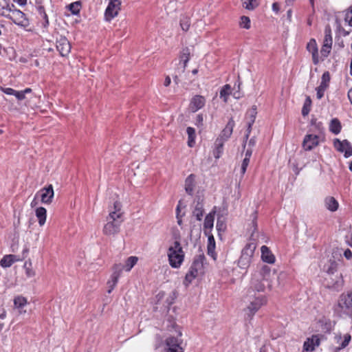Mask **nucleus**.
Here are the masks:
<instances>
[{
    "mask_svg": "<svg viewBox=\"0 0 352 352\" xmlns=\"http://www.w3.org/2000/svg\"><path fill=\"white\" fill-rule=\"evenodd\" d=\"M38 10L40 14L41 15V17L45 20V22L43 23L44 28H47L49 25V20L47 15L45 12L44 8L43 6H39Z\"/></svg>",
    "mask_w": 352,
    "mask_h": 352,
    "instance_id": "nucleus-45",
    "label": "nucleus"
},
{
    "mask_svg": "<svg viewBox=\"0 0 352 352\" xmlns=\"http://www.w3.org/2000/svg\"><path fill=\"white\" fill-rule=\"evenodd\" d=\"M56 49L62 56H65L70 52L71 45L65 36H60L56 39Z\"/></svg>",
    "mask_w": 352,
    "mask_h": 352,
    "instance_id": "nucleus-12",
    "label": "nucleus"
},
{
    "mask_svg": "<svg viewBox=\"0 0 352 352\" xmlns=\"http://www.w3.org/2000/svg\"><path fill=\"white\" fill-rule=\"evenodd\" d=\"M138 261V257L133 256H129L126 259L125 264L123 265L124 267V270H126V272L131 271L133 266L137 263Z\"/></svg>",
    "mask_w": 352,
    "mask_h": 352,
    "instance_id": "nucleus-34",
    "label": "nucleus"
},
{
    "mask_svg": "<svg viewBox=\"0 0 352 352\" xmlns=\"http://www.w3.org/2000/svg\"><path fill=\"white\" fill-rule=\"evenodd\" d=\"M204 212V204L202 201H199V199L192 210V216L195 217L197 221H201Z\"/></svg>",
    "mask_w": 352,
    "mask_h": 352,
    "instance_id": "nucleus-22",
    "label": "nucleus"
},
{
    "mask_svg": "<svg viewBox=\"0 0 352 352\" xmlns=\"http://www.w3.org/2000/svg\"><path fill=\"white\" fill-rule=\"evenodd\" d=\"M168 258L172 267L178 268L181 266L184 259V252L179 241H174L168 248Z\"/></svg>",
    "mask_w": 352,
    "mask_h": 352,
    "instance_id": "nucleus-5",
    "label": "nucleus"
},
{
    "mask_svg": "<svg viewBox=\"0 0 352 352\" xmlns=\"http://www.w3.org/2000/svg\"><path fill=\"white\" fill-rule=\"evenodd\" d=\"M252 148L248 147L245 153V157H248V160H250V157L252 154Z\"/></svg>",
    "mask_w": 352,
    "mask_h": 352,
    "instance_id": "nucleus-57",
    "label": "nucleus"
},
{
    "mask_svg": "<svg viewBox=\"0 0 352 352\" xmlns=\"http://www.w3.org/2000/svg\"><path fill=\"white\" fill-rule=\"evenodd\" d=\"M333 39L331 36V30L329 27H326L324 30V38L323 45L332 46Z\"/></svg>",
    "mask_w": 352,
    "mask_h": 352,
    "instance_id": "nucleus-35",
    "label": "nucleus"
},
{
    "mask_svg": "<svg viewBox=\"0 0 352 352\" xmlns=\"http://www.w3.org/2000/svg\"><path fill=\"white\" fill-rule=\"evenodd\" d=\"M68 8L73 14L77 15L80 10V3L79 1L72 3L68 6Z\"/></svg>",
    "mask_w": 352,
    "mask_h": 352,
    "instance_id": "nucleus-41",
    "label": "nucleus"
},
{
    "mask_svg": "<svg viewBox=\"0 0 352 352\" xmlns=\"http://www.w3.org/2000/svg\"><path fill=\"white\" fill-rule=\"evenodd\" d=\"M22 92L23 93L24 96H25L26 94L31 93L32 89L30 88H26L25 89L23 90Z\"/></svg>",
    "mask_w": 352,
    "mask_h": 352,
    "instance_id": "nucleus-63",
    "label": "nucleus"
},
{
    "mask_svg": "<svg viewBox=\"0 0 352 352\" xmlns=\"http://www.w3.org/2000/svg\"><path fill=\"white\" fill-rule=\"evenodd\" d=\"M208 254L210 256L214 259H216V253L214 252L215 249V241L214 238L212 235L208 236Z\"/></svg>",
    "mask_w": 352,
    "mask_h": 352,
    "instance_id": "nucleus-29",
    "label": "nucleus"
},
{
    "mask_svg": "<svg viewBox=\"0 0 352 352\" xmlns=\"http://www.w3.org/2000/svg\"><path fill=\"white\" fill-rule=\"evenodd\" d=\"M252 124H253V120H249L248 122V129L246 130V133L243 138V147L244 149L246 147V144H247L248 140L249 138V136H250L251 131H252Z\"/></svg>",
    "mask_w": 352,
    "mask_h": 352,
    "instance_id": "nucleus-42",
    "label": "nucleus"
},
{
    "mask_svg": "<svg viewBox=\"0 0 352 352\" xmlns=\"http://www.w3.org/2000/svg\"><path fill=\"white\" fill-rule=\"evenodd\" d=\"M248 114L250 116V120H253V123H254L255 121L256 114V109H252V110H250L248 112Z\"/></svg>",
    "mask_w": 352,
    "mask_h": 352,
    "instance_id": "nucleus-53",
    "label": "nucleus"
},
{
    "mask_svg": "<svg viewBox=\"0 0 352 352\" xmlns=\"http://www.w3.org/2000/svg\"><path fill=\"white\" fill-rule=\"evenodd\" d=\"M231 94V86L228 84L225 85L220 90L219 96L224 102H228V96Z\"/></svg>",
    "mask_w": 352,
    "mask_h": 352,
    "instance_id": "nucleus-32",
    "label": "nucleus"
},
{
    "mask_svg": "<svg viewBox=\"0 0 352 352\" xmlns=\"http://www.w3.org/2000/svg\"><path fill=\"white\" fill-rule=\"evenodd\" d=\"M27 304V300L25 298L18 296L14 299V307L18 309H22Z\"/></svg>",
    "mask_w": 352,
    "mask_h": 352,
    "instance_id": "nucleus-37",
    "label": "nucleus"
},
{
    "mask_svg": "<svg viewBox=\"0 0 352 352\" xmlns=\"http://www.w3.org/2000/svg\"><path fill=\"white\" fill-rule=\"evenodd\" d=\"M204 260L205 256L204 255H199L195 258L184 280V284L186 286H188L195 278L204 274Z\"/></svg>",
    "mask_w": 352,
    "mask_h": 352,
    "instance_id": "nucleus-4",
    "label": "nucleus"
},
{
    "mask_svg": "<svg viewBox=\"0 0 352 352\" xmlns=\"http://www.w3.org/2000/svg\"><path fill=\"white\" fill-rule=\"evenodd\" d=\"M13 1L21 6H25L27 3V0H13Z\"/></svg>",
    "mask_w": 352,
    "mask_h": 352,
    "instance_id": "nucleus-61",
    "label": "nucleus"
},
{
    "mask_svg": "<svg viewBox=\"0 0 352 352\" xmlns=\"http://www.w3.org/2000/svg\"><path fill=\"white\" fill-rule=\"evenodd\" d=\"M250 19L248 16H242L241 17L240 21V26L241 28H245L246 30H248L250 28Z\"/></svg>",
    "mask_w": 352,
    "mask_h": 352,
    "instance_id": "nucleus-43",
    "label": "nucleus"
},
{
    "mask_svg": "<svg viewBox=\"0 0 352 352\" xmlns=\"http://www.w3.org/2000/svg\"><path fill=\"white\" fill-rule=\"evenodd\" d=\"M195 187V175L191 174L185 180V190L186 192L192 195Z\"/></svg>",
    "mask_w": 352,
    "mask_h": 352,
    "instance_id": "nucleus-25",
    "label": "nucleus"
},
{
    "mask_svg": "<svg viewBox=\"0 0 352 352\" xmlns=\"http://www.w3.org/2000/svg\"><path fill=\"white\" fill-rule=\"evenodd\" d=\"M224 142L221 141L220 138H217L214 142V149L213 151V155L216 159H219L223 151Z\"/></svg>",
    "mask_w": 352,
    "mask_h": 352,
    "instance_id": "nucleus-26",
    "label": "nucleus"
},
{
    "mask_svg": "<svg viewBox=\"0 0 352 352\" xmlns=\"http://www.w3.org/2000/svg\"><path fill=\"white\" fill-rule=\"evenodd\" d=\"M247 145L248 147L253 148V147H254V146L256 145V138L254 137L252 138L246 144V146Z\"/></svg>",
    "mask_w": 352,
    "mask_h": 352,
    "instance_id": "nucleus-55",
    "label": "nucleus"
},
{
    "mask_svg": "<svg viewBox=\"0 0 352 352\" xmlns=\"http://www.w3.org/2000/svg\"><path fill=\"white\" fill-rule=\"evenodd\" d=\"M182 341L175 337H168L166 340L167 352H184L181 346Z\"/></svg>",
    "mask_w": 352,
    "mask_h": 352,
    "instance_id": "nucleus-14",
    "label": "nucleus"
},
{
    "mask_svg": "<svg viewBox=\"0 0 352 352\" xmlns=\"http://www.w3.org/2000/svg\"><path fill=\"white\" fill-rule=\"evenodd\" d=\"M122 0H109L104 12V19L111 21L118 16L121 9Z\"/></svg>",
    "mask_w": 352,
    "mask_h": 352,
    "instance_id": "nucleus-8",
    "label": "nucleus"
},
{
    "mask_svg": "<svg viewBox=\"0 0 352 352\" xmlns=\"http://www.w3.org/2000/svg\"><path fill=\"white\" fill-rule=\"evenodd\" d=\"M47 210L43 207H38L36 209V216L38 218V223L41 226H43L46 221Z\"/></svg>",
    "mask_w": 352,
    "mask_h": 352,
    "instance_id": "nucleus-28",
    "label": "nucleus"
},
{
    "mask_svg": "<svg viewBox=\"0 0 352 352\" xmlns=\"http://www.w3.org/2000/svg\"><path fill=\"white\" fill-rule=\"evenodd\" d=\"M250 160L248 159V157H244V159L242 161L241 166V177H243L247 170V168L249 165Z\"/></svg>",
    "mask_w": 352,
    "mask_h": 352,
    "instance_id": "nucleus-47",
    "label": "nucleus"
},
{
    "mask_svg": "<svg viewBox=\"0 0 352 352\" xmlns=\"http://www.w3.org/2000/svg\"><path fill=\"white\" fill-rule=\"evenodd\" d=\"M330 79L331 78L329 72H324L322 76L320 85L316 88V95L318 99L320 100L324 96V91L329 87Z\"/></svg>",
    "mask_w": 352,
    "mask_h": 352,
    "instance_id": "nucleus-13",
    "label": "nucleus"
},
{
    "mask_svg": "<svg viewBox=\"0 0 352 352\" xmlns=\"http://www.w3.org/2000/svg\"><path fill=\"white\" fill-rule=\"evenodd\" d=\"M320 344V338L318 335H314L311 338H307L304 342L303 349L306 351H313L315 349V346Z\"/></svg>",
    "mask_w": 352,
    "mask_h": 352,
    "instance_id": "nucleus-18",
    "label": "nucleus"
},
{
    "mask_svg": "<svg viewBox=\"0 0 352 352\" xmlns=\"http://www.w3.org/2000/svg\"><path fill=\"white\" fill-rule=\"evenodd\" d=\"M320 142V137L314 134H307L302 142V148L305 151H311L316 148Z\"/></svg>",
    "mask_w": 352,
    "mask_h": 352,
    "instance_id": "nucleus-10",
    "label": "nucleus"
},
{
    "mask_svg": "<svg viewBox=\"0 0 352 352\" xmlns=\"http://www.w3.org/2000/svg\"><path fill=\"white\" fill-rule=\"evenodd\" d=\"M19 100H24L25 96H24L22 91H16L14 95Z\"/></svg>",
    "mask_w": 352,
    "mask_h": 352,
    "instance_id": "nucleus-52",
    "label": "nucleus"
},
{
    "mask_svg": "<svg viewBox=\"0 0 352 352\" xmlns=\"http://www.w3.org/2000/svg\"><path fill=\"white\" fill-rule=\"evenodd\" d=\"M256 244L254 242L248 243L242 250L241 256L239 260V265L241 268H247L252 261Z\"/></svg>",
    "mask_w": 352,
    "mask_h": 352,
    "instance_id": "nucleus-6",
    "label": "nucleus"
},
{
    "mask_svg": "<svg viewBox=\"0 0 352 352\" xmlns=\"http://www.w3.org/2000/svg\"><path fill=\"white\" fill-rule=\"evenodd\" d=\"M1 90L3 93H5L7 95H14V93L16 90L13 89L12 88L6 87V88H1Z\"/></svg>",
    "mask_w": 352,
    "mask_h": 352,
    "instance_id": "nucleus-51",
    "label": "nucleus"
},
{
    "mask_svg": "<svg viewBox=\"0 0 352 352\" xmlns=\"http://www.w3.org/2000/svg\"><path fill=\"white\" fill-rule=\"evenodd\" d=\"M344 256L346 259H351L352 258V252L349 249H346L344 252Z\"/></svg>",
    "mask_w": 352,
    "mask_h": 352,
    "instance_id": "nucleus-56",
    "label": "nucleus"
},
{
    "mask_svg": "<svg viewBox=\"0 0 352 352\" xmlns=\"http://www.w3.org/2000/svg\"><path fill=\"white\" fill-rule=\"evenodd\" d=\"M124 270V267L122 264L121 263H118V264H115L113 267V273H112V275H116L117 274L118 275V277L119 278L122 272Z\"/></svg>",
    "mask_w": 352,
    "mask_h": 352,
    "instance_id": "nucleus-44",
    "label": "nucleus"
},
{
    "mask_svg": "<svg viewBox=\"0 0 352 352\" xmlns=\"http://www.w3.org/2000/svg\"><path fill=\"white\" fill-rule=\"evenodd\" d=\"M334 147L341 153H344L345 157H349L352 155V145L347 140L340 141L336 139L333 142Z\"/></svg>",
    "mask_w": 352,
    "mask_h": 352,
    "instance_id": "nucleus-11",
    "label": "nucleus"
},
{
    "mask_svg": "<svg viewBox=\"0 0 352 352\" xmlns=\"http://www.w3.org/2000/svg\"><path fill=\"white\" fill-rule=\"evenodd\" d=\"M265 282L266 281L254 275L251 280V288L249 290H254L255 292H263L265 287Z\"/></svg>",
    "mask_w": 352,
    "mask_h": 352,
    "instance_id": "nucleus-20",
    "label": "nucleus"
},
{
    "mask_svg": "<svg viewBox=\"0 0 352 352\" xmlns=\"http://www.w3.org/2000/svg\"><path fill=\"white\" fill-rule=\"evenodd\" d=\"M311 104V100L309 96H307L305 99L304 105L302 109V114L303 116H306L309 114V113L311 110V109H310Z\"/></svg>",
    "mask_w": 352,
    "mask_h": 352,
    "instance_id": "nucleus-40",
    "label": "nucleus"
},
{
    "mask_svg": "<svg viewBox=\"0 0 352 352\" xmlns=\"http://www.w3.org/2000/svg\"><path fill=\"white\" fill-rule=\"evenodd\" d=\"M331 47L332 46L322 45V47L320 50V54L323 58H325L329 56V54L331 52ZM323 60L324 59H322V60Z\"/></svg>",
    "mask_w": 352,
    "mask_h": 352,
    "instance_id": "nucleus-46",
    "label": "nucleus"
},
{
    "mask_svg": "<svg viewBox=\"0 0 352 352\" xmlns=\"http://www.w3.org/2000/svg\"><path fill=\"white\" fill-rule=\"evenodd\" d=\"M342 129L341 123L338 119L334 118L331 121L329 129L333 134L340 133Z\"/></svg>",
    "mask_w": 352,
    "mask_h": 352,
    "instance_id": "nucleus-31",
    "label": "nucleus"
},
{
    "mask_svg": "<svg viewBox=\"0 0 352 352\" xmlns=\"http://www.w3.org/2000/svg\"><path fill=\"white\" fill-rule=\"evenodd\" d=\"M351 339V336L350 334H345L344 337V340L341 343L340 346L339 347V349L345 348L350 342Z\"/></svg>",
    "mask_w": 352,
    "mask_h": 352,
    "instance_id": "nucleus-50",
    "label": "nucleus"
},
{
    "mask_svg": "<svg viewBox=\"0 0 352 352\" xmlns=\"http://www.w3.org/2000/svg\"><path fill=\"white\" fill-rule=\"evenodd\" d=\"M2 16L12 20L15 24L27 27L29 25V21L26 18L25 14L19 10L12 8L8 13L3 12Z\"/></svg>",
    "mask_w": 352,
    "mask_h": 352,
    "instance_id": "nucleus-7",
    "label": "nucleus"
},
{
    "mask_svg": "<svg viewBox=\"0 0 352 352\" xmlns=\"http://www.w3.org/2000/svg\"><path fill=\"white\" fill-rule=\"evenodd\" d=\"M109 212L102 232L107 236H114L120 232V226L124 222V212L121 203L115 201L113 206L109 207Z\"/></svg>",
    "mask_w": 352,
    "mask_h": 352,
    "instance_id": "nucleus-1",
    "label": "nucleus"
},
{
    "mask_svg": "<svg viewBox=\"0 0 352 352\" xmlns=\"http://www.w3.org/2000/svg\"><path fill=\"white\" fill-rule=\"evenodd\" d=\"M6 316V311L5 310H3L2 313L0 314V318L4 319Z\"/></svg>",
    "mask_w": 352,
    "mask_h": 352,
    "instance_id": "nucleus-64",
    "label": "nucleus"
},
{
    "mask_svg": "<svg viewBox=\"0 0 352 352\" xmlns=\"http://www.w3.org/2000/svg\"><path fill=\"white\" fill-rule=\"evenodd\" d=\"M333 314L338 318L352 316V293L342 294L333 306Z\"/></svg>",
    "mask_w": 352,
    "mask_h": 352,
    "instance_id": "nucleus-2",
    "label": "nucleus"
},
{
    "mask_svg": "<svg viewBox=\"0 0 352 352\" xmlns=\"http://www.w3.org/2000/svg\"><path fill=\"white\" fill-rule=\"evenodd\" d=\"M270 272L271 270L270 267L267 265H263L261 267V271L258 273L254 274V275H256V277H258V278H261L263 279V280H265L266 283H268Z\"/></svg>",
    "mask_w": 352,
    "mask_h": 352,
    "instance_id": "nucleus-27",
    "label": "nucleus"
},
{
    "mask_svg": "<svg viewBox=\"0 0 352 352\" xmlns=\"http://www.w3.org/2000/svg\"><path fill=\"white\" fill-rule=\"evenodd\" d=\"M190 50L188 47H185L182 50L180 55V60L179 63V67L178 68V73H184L187 63L190 59Z\"/></svg>",
    "mask_w": 352,
    "mask_h": 352,
    "instance_id": "nucleus-16",
    "label": "nucleus"
},
{
    "mask_svg": "<svg viewBox=\"0 0 352 352\" xmlns=\"http://www.w3.org/2000/svg\"><path fill=\"white\" fill-rule=\"evenodd\" d=\"M12 8H14L13 4L10 5L6 0H0V14L2 15L3 12L8 13Z\"/></svg>",
    "mask_w": 352,
    "mask_h": 352,
    "instance_id": "nucleus-39",
    "label": "nucleus"
},
{
    "mask_svg": "<svg viewBox=\"0 0 352 352\" xmlns=\"http://www.w3.org/2000/svg\"><path fill=\"white\" fill-rule=\"evenodd\" d=\"M214 220V212H210L206 216L204 227L205 230L211 229L213 227Z\"/></svg>",
    "mask_w": 352,
    "mask_h": 352,
    "instance_id": "nucleus-33",
    "label": "nucleus"
},
{
    "mask_svg": "<svg viewBox=\"0 0 352 352\" xmlns=\"http://www.w3.org/2000/svg\"><path fill=\"white\" fill-rule=\"evenodd\" d=\"M324 205L327 209L331 212H335L338 210L339 204L334 197H328L324 199Z\"/></svg>",
    "mask_w": 352,
    "mask_h": 352,
    "instance_id": "nucleus-23",
    "label": "nucleus"
},
{
    "mask_svg": "<svg viewBox=\"0 0 352 352\" xmlns=\"http://www.w3.org/2000/svg\"><path fill=\"white\" fill-rule=\"evenodd\" d=\"M348 98L351 104H352V88L350 89L349 91H348Z\"/></svg>",
    "mask_w": 352,
    "mask_h": 352,
    "instance_id": "nucleus-62",
    "label": "nucleus"
},
{
    "mask_svg": "<svg viewBox=\"0 0 352 352\" xmlns=\"http://www.w3.org/2000/svg\"><path fill=\"white\" fill-rule=\"evenodd\" d=\"M344 20L352 27V6L347 10Z\"/></svg>",
    "mask_w": 352,
    "mask_h": 352,
    "instance_id": "nucleus-48",
    "label": "nucleus"
},
{
    "mask_svg": "<svg viewBox=\"0 0 352 352\" xmlns=\"http://www.w3.org/2000/svg\"><path fill=\"white\" fill-rule=\"evenodd\" d=\"M280 7L279 4L277 2H274L272 4V10L275 12L276 13H278L279 12Z\"/></svg>",
    "mask_w": 352,
    "mask_h": 352,
    "instance_id": "nucleus-58",
    "label": "nucleus"
},
{
    "mask_svg": "<svg viewBox=\"0 0 352 352\" xmlns=\"http://www.w3.org/2000/svg\"><path fill=\"white\" fill-rule=\"evenodd\" d=\"M186 133L188 134V146L192 148L195 146V130L194 128L188 126L186 129Z\"/></svg>",
    "mask_w": 352,
    "mask_h": 352,
    "instance_id": "nucleus-30",
    "label": "nucleus"
},
{
    "mask_svg": "<svg viewBox=\"0 0 352 352\" xmlns=\"http://www.w3.org/2000/svg\"><path fill=\"white\" fill-rule=\"evenodd\" d=\"M307 51L311 54L312 60L314 65H318L320 62L318 56V49L316 41L311 38L307 45Z\"/></svg>",
    "mask_w": 352,
    "mask_h": 352,
    "instance_id": "nucleus-17",
    "label": "nucleus"
},
{
    "mask_svg": "<svg viewBox=\"0 0 352 352\" xmlns=\"http://www.w3.org/2000/svg\"><path fill=\"white\" fill-rule=\"evenodd\" d=\"M118 278H119L118 277L117 274H116V275H112L111 274L110 280L107 282V285H108V291H107V292L109 294L111 293V292L113 291V289H114V287L117 285L118 281Z\"/></svg>",
    "mask_w": 352,
    "mask_h": 352,
    "instance_id": "nucleus-36",
    "label": "nucleus"
},
{
    "mask_svg": "<svg viewBox=\"0 0 352 352\" xmlns=\"http://www.w3.org/2000/svg\"><path fill=\"white\" fill-rule=\"evenodd\" d=\"M40 196L41 201L43 204H50L52 202L54 192L53 186L50 184L47 187L41 188L36 194V197Z\"/></svg>",
    "mask_w": 352,
    "mask_h": 352,
    "instance_id": "nucleus-9",
    "label": "nucleus"
},
{
    "mask_svg": "<svg viewBox=\"0 0 352 352\" xmlns=\"http://www.w3.org/2000/svg\"><path fill=\"white\" fill-rule=\"evenodd\" d=\"M16 261H19V259L16 258V256L13 254H8L4 256L2 258V259L0 261V265L3 267H10Z\"/></svg>",
    "mask_w": 352,
    "mask_h": 352,
    "instance_id": "nucleus-24",
    "label": "nucleus"
},
{
    "mask_svg": "<svg viewBox=\"0 0 352 352\" xmlns=\"http://www.w3.org/2000/svg\"><path fill=\"white\" fill-rule=\"evenodd\" d=\"M206 103V100L204 97L197 95L195 97L192 98V99L190 101V107L191 110L193 112H195L198 111L199 109H201Z\"/></svg>",
    "mask_w": 352,
    "mask_h": 352,
    "instance_id": "nucleus-19",
    "label": "nucleus"
},
{
    "mask_svg": "<svg viewBox=\"0 0 352 352\" xmlns=\"http://www.w3.org/2000/svg\"><path fill=\"white\" fill-rule=\"evenodd\" d=\"M261 250V258L264 262L268 263H274L275 262V256L267 246L263 245Z\"/></svg>",
    "mask_w": 352,
    "mask_h": 352,
    "instance_id": "nucleus-21",
    "label": "nucleus"
},
{
    "mask_svg": "<svg viewBox=\"0 0 352 352\" xmlns=\"http://www.w3.org/2000/svg\"><path fill=\"white\" fill-rule=\"evenodd\" d=\"M243 5L245 9L253 10L258 6V3L257 0H244Z\"/></svg>",
    "mask_w": 352,
    "mask_h": 352,
    "instance_id": "nucleus-38",
    "label": "nucleus"
},
{
    "mask_svg": "<svg viewBox=\"0 0 352 352\" xmlns=\"http://www.w3.org/2000/svg\"><path fill=\"white\" fill-rule=\"evenodd\" d=\"M195 124L198 126L203 125V116L201 114H199L197 116Z\"/></svg>",
    "mask_w": 352,
    "mask_h": 352,
    "instance_id": "nucleus-54",
    "label": "nucleus"
},
{
    "mask_svg": "<svg viewBox=\"0 0 352 352\" xmlns=\"http://www.w3.org/2000/svg\"><path fill=\"white\" fill-rule=\"evenodd\" d=\"M190 21L187 18L183 19L180 21V25H181L182 29L184 31L188 30V29L190 28Z\"/></svg>",
    "mask_w": 352,
    "mask_h": 352,
    "instance_id": "nucleus-49",
    "label": "nucleus"
},
{
    "mask_svg": "<svg viewBox=\"0 0 352 352\" xmlns=\"http://www.w3.org/2000/svg\"><path fill=\"white\" fill-rule=\"evenodd\" d=\"M170 82H171L170 78L168 76H167L165 78V80H164V85L165 87H168V86H169V85H170Z\"/></svg>",
    "mask_w": 352,
    "mask_h": 352,
    "instance_id": "nucleus-59",
    "label": "nucleus"
},
{
    "mask_svg": "<svg viewBox=\"0 0 352 352\" xmlns=\"http://www.w3.org/2000/svg\"><path fill=\"white\" fill-rule=\"evenodd\" d=\"M179 205L177 207V223L181 226L182 221L180 217H179Z\"/></svg>",
    "mask_w": 352,
    "mask_h": 352,
    "instance_id": "nucleus-60",
    "label": "nucleus"
},
{
    "mask_svg": "<svg viewBox=\"0 0 352 352\" xmlns=\"http://www.w3.org/2000/svg\"><path fill=\"white\" fill-rule=\"evenodd\" d=\"M235 125L234 121L232 118H231L228 122L225 128L221 131L217 138H220L221 141L226 142L230 138L231 135L233 132V129Z\"/></svg>",
    "mask_w": 352,
    "mask_h": 352,
    "instance_id": "nucleus-15",
    "label": "nucleus"
},
{
    "mask_svg": "<svg viewBox=\"0 0 352 352\" xmlns=\"http://www.w3.org/2000/svg\"><path fill=\"white\" fill-rule=\"evenodd\" d=\"M245 301L249 302L247 307L248 316L250 319L259 309L267 303V298L264 295L257 294L254 290H248Z\"/></svg>",
    "mask_w": 352,
    "mask_h": 352,
    "instance_id": "nucleus-3",
    "label": "nucleus"
}]
</instances>
